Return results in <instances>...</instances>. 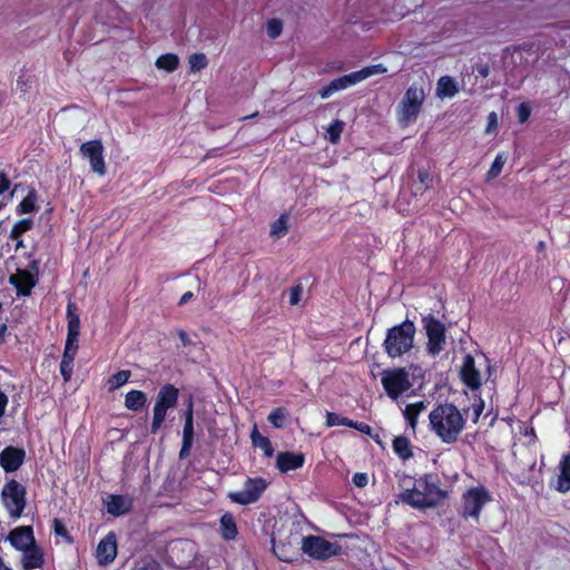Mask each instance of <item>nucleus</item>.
<instances>
[{"label":"nucleus","instance_id":"nucleus-1","mask_svg":"<svg viewBox=\"0 0 570 570\" xmlns=\"http://www.w3.org/2000/svg\"><path fill=\"white\" fill-rule=\"evenodd\" d=\"M431 430L445 444L458 441L465 425V419L452 403L438 404L429 414Z\"/></svg>","mask_w":570,"mask_h":570},{"label":"nucleus","instance_id":"nucleus-2","mask_svg":"<svg viewBox=\"0 0 570 570\" xmlns=\"http://www.w3.org/2000/svg\"><path fill=\"white\" fill-rule=\"evenodd\" d=\"M414 335L415 325L410 320H405L401 324L389 328L383 343V347L387 356L396 358L411 351L414 343Z\"/></svg>","mask_w":570,"mask_h":570},{"label":"nucleus","instance_id":"nucleus-3","mask_svg":"<svg viewBox=\"0 0 570 570\" xmlns=\"http://www.w3.org/2000/svg\"><path fill=\"white\" fill-rule=\"evenodd\" d=\"M384 72H386V67L382 63L367 66L361 70L333 79L328 85L324 86L318 94L323 99H326L336 91L344 90L350 86L370 78L371 76Z\"/></svg>","mask_w":570,"mask_h":570},{"label":"nucleus","instance_id":"nucleus-4","mask_svg":"<svg viewBox=\"0 0 570 570\" xmlns=\"http://www.w3.org/2000/svg\"><path fill=\"white\" fill-rule=\"evenodd\" d=\"M492 500L489 490L483 485L468 489L462 494L461 518L464 520L472 519L476 523L480 521L481 512L487 503Z\"/></svg>","mask_w":570,"mask_h":570},{"label":"nucleus","instance_id":"nucleus-5","mask_svg":"<svg viewBox=\"0 0 570 570\" xmlns=\"http://www.w3.org/2000/svg\"><path fill=\"white\" fill-rule=\"evenodd\" d=\"M425 100V91L422 85L412 83L405 91L399 105L400 121L409 125L416 120Z\"/></svg>","mask_w":570,"mask_h":570},{"label":"nucleus","instance_id":"nucleus-6","mask_svg":"<svg viewBox=\"0 0 570 570\" xmlns=\"http://www.w3.org/2000/svg\"><path fill=\"white\" fill-rule=\"evenodd\" d=\"M302 551L312 559L326 561L332 557L342 554V547L337 542H330L320 535L309 534L302 539Z\"/></svg>","mask_w":570,"mask_h":570},{"label":"nucleus","instance_id":"nucleus-7","mask_svg":"<svg viewBox=\"0 0 570 570\" xmlns=\"http://www.w3.org/2000/svg\"><path fill=\"white\" fill-rule=\"evenodd\" d=\"M381 383L386 395L394 401L412 387L410 374L404 367L384 370Z\"/></svg>","mask_w":570,"mask_h":570},{"label":"nucleus","instance_id":"nucleus-8","mask_svg":"<svg viewBox=\"0 0 570 570\" xmlns=\"http://www.w3.org/2000/svg\"><path fill=\"white\" fill-rule=\"evenodd\" d=\"M26 488L16 480L8 481L1 491V497L10 517L18 519L22 515L27 504Z\"/></svg>","mask_w":570,"mask_h":570},{"label":"nucleus","instance_id":"nucleus-9","mask_svg":"<svg viewBox=\"0 0 570 570\" xmlns=\"http://www.w3.org/2000/svg\"><path fill=\"white\" fill-rule=\"evenodd\" d=\"M422 322L428 337L426 352L436 356L444 350L446 343L445 325L431 314L424 316Z\"/></svg>","mask_w":570,"mask_h":570},{"label":"nucleus","instance_id":"nucleus-10","mask_svg":"<svg viewBox=\"0 0 570 570\" xmlns=\"http://www.w3.org/2000/svg\"><path fill=\"white\" fill-rule=\"evenodd\" d=\"M267 487L268 482L262 476L247 478L244 482V489L242 491L229 492L227 498L233 503L248 505L257 502Z\"/></svg>","mask_w":570,"mask_h":570},{"label":"nucleus","instance_id":"nucleus-11","mask_svg":"<svg viewBox=\"0 0 570 570\" xmlns=\"http://www.w3.org/2000/svg\"><path fill=\"white\" fill-rule=\"evenodd\" d=\"M79 153L83 158H87L90 164V169L98 174L99 176H104L107 171L106 161L104 157V145L100 139H92L83 142Z\"/></svg>","mask_w":570,"mask_h":570},{"label":"nucleus","instance_id":"nucleus-12","mask_svg":"<svg viewBox=\"0 0 570 570\" xmlns=\"http://www.w3.org/2000/svg\"><path fill=\"white\" fill-rule=\"evenodd\" d=\"M416 484L423 490L425 500L434 502V508L449 497V492L440 488L438 475L424 474Z\"/></svg>","mask_w":570,"mask_h":570},{"label":"nucleus","instance_id":"nucleus-13","mask_svg":"<svg viewBox=\"0 0 570 570\" xmlns=\"http://www.w3.org/2000/svg\"><path fill=\"white\" fill-rule=\"evenodd\" d=\"M117 557V537L110 531L98 543L96 549V559L99 566H108Z\"/></svg>","mask_w":570,"mask_h":570},{"label":"nucleus","instance_id":"nucleus-14","mask_svg":"<svg viewBox=\"0 0 570 570\" xmlns=\"http://www.w3.org/2000/svg\"><path fill=\"white\" fill-rule=\"evenodd\" d=\"M26 451L13 445L6 446L0 453V465L7 473L16 472L23 464Z\"/></svg>","mask_w":570,"mask_h":570},{"label":"nucleus","instance_id":"nucleus-15","mask_svg":"<svg viewBox=\"0 0 570 570\" xmlns=\"http://www.w3.org/2000/svg\"><path fill=\"white\" fill-rule=\"evenodd\" d=\"M460 379L471 391H478L481 386V374L475 367V360L471 354L463 357L460 368Z\"/></svg>","mask_w":570,"mask_h":570},{"label":"nucleus","instance_id":"nucleus-16","mask_svg":"<svg viewBox=\"0 0 570 570\" xmlns=\"http://www.w3.org/2000/svg\"><path fill=\"white\" fill-rule=\"evenodd\" d=\"M37 283L38 277L31 271L19 268L10 276V284L16 287L17 296H29Z\"/></svg>","mask_w":570,"mask_h":570},{"label":"nucleus","instance_id":"nucleus-17","mask_svg":"<svg viewBox=\"0 0 570 570\" xmlns=\"http://www.w3.org/2000/svg\"><path fill=\"white\" fill-rule=\"evenodd\" d=\"M10 544L18 551H23L36 543L33 529L30 525L14 528L8 534Z\"/></svg>","mask_w":570,"mask_h":570},{"label":"nucleus","instance_id":"nucleus-18","mask_svg":"<svg viewBox=\"0 0 570 570\" xmlns=\"http://www.w3.org/2000/svg\"><path fill=\"white\" fill-rule=\"evenodd\" d=\"M305 455L289 451L278 452L276 456V468L282 473H287L301 469L304 465Z\"/></svg>","mask_w":570,"mask_h":570},{"label":"nucleus","instance_id":"nucleus-19","mask_svg":"<svg viewBox=\"0 0 570 570\" xmlns=\"http://www.w3.org/2000/svg\"><path fill=\"white\" fill-rule=\"evenodd\" d=\"M400 499L403 503L415 508V509H426L434 508V502H428L423 497V490H420V487L415 483L412 489H406L400 494Z\"/></svg>","mask_w":570,"mask_h":570},{"label":"nucleus","instance_id":"nucleus-20","mask_svg":"<svg viewBox=\"0 0 570 570\" xmlns=\"http://www.w3.org/2000/svg\"><path fill=\"white\" fill-rule=\"evenodd\" d=\"M179 399V389L174 384H164L156 396L155 404L160 405L166 410L176 407Z\"/></svg>","mask_w":570,"mask_h":570},{"label":"nucleus","instance_id":"nucleus-21","mask_svg":"<svg viewBox=\"0 0 570 570\" xmlns=\"http://www.w3.org/2000/svg\"><path fill=\"white\" fill-rule=\"evenodd\" d=\"M21 566L23 570H33L41 568L45 563V557L42 549L35 543L30 548L21 551Z\"/></svg>","mask_w":570,"mask_h":570},{"label":"nucleus","instance_id":"nucleus-22","mask_svg":"<svg viewBox=\"0 0 570 570\" xmlns=\"http://www.w3.org/2000/svg\"><path fill=\"white\" fill-rule=\"evenodd\" d=\"M132 508V500L121 494H110L106 502L107 512L114 517L128 513Z\"/></svg>","mask_w":570,"mask_h":570},{"label":"nucleus","instance_id":"nucleus-23","mask_svg":"<svg viewBox=\"0 0 570 570\" xmlns=\"http://www.w3.org/2000/svg\"><path fill=\"white\" fill-rule=\"evenodd\" d=\"M558 479L556 490L567 493L570 490V452L563 453L558 464Z\"/></svg>","mask_w":570,"mask_h":570},{"label":"nucleus","instance_id":"nucleus-24","mask_svg":"<svg viewBox=\"0 0 570 570\" xmlns=\"http://www.w3.org/2000/svg\"><path fill=\"white\" fill-rule=\"evenodd\" d=\"M219 533L225 541H233L238 535V528L235 517L230 512H225L219 519Z\"/></svg>","mask_w":570,"mask_h":570},{"label":"nucleus","instance_id":"nucleus-25","mask_svg":"<svg viewBox=\"0 0 570 570\" xmlns=\"http://www.w3.org/2000/svg\"><path fill=\"white\" fill-rule=\"evenodd\" d=\"M67 317V335H80V317L78 314V306L75 302H69L66 309Z\"/></svg>","mask_w":570,"mask_h":570},{"label":"nucleus","instance_id":"nucleus-26","mask_svg":"<svg viewBox=\"0 0 570 570\" xmlns=\"http://www.w3.org/2000/svg\"><path fill=\"white\" fill-rule=\"evenodd\" d=\"M147 402V394L141 390H130L125 395V406L132 412H140Z\"/></svg>","mask_w":570,"mask_h":570},{"label":"nucleus","instance_id":"nucleus-27","mask_svg":"<svg viewBox=\"0 0 570 570\" xmlns=\"http://www.w3.org/2000/svg\"><path fill=\"white\" fill-rule=\"evenodd\" d=\"M392 449L394 453L403 461L410 460L413 456L411 442L404 435H399L393 439Z\"/></svg>","mask_w":570,"mask_h":570},{"label":"nucleus","instance_id":"nucleus-28","mask_svg":"<svg viewBox=\"0 0 570 570\" xmlns=\"http://www.w3.org/2000/svg\"><path fill=\"white\" fill-rule=\"evenodd\" d=\"M38 193L35 188L28 190L27 195L16 207L18 215L31 214L38 210L37 206Z\"/></svg>","mask_w":570,"mask_h":570},{"label":"nucleus","instance_id":"nucleus-29","mask_svg":"<svg viewBox=\"0 0 570 570\" xmlns=\"http://www.w3.org/2000/svg\"><path fill=\"white\" fill-rule=\"evenodd\" d=\"M250 439L254 446L259 448L265 456L271 458L274 454V448L271 440L259 433L256 425L250 432Z\"/></svg>","mask_w":570,"mask_h":570},{"label":"nucleus","instance_id":"nucleus-30","mask_svg":"<svg viewBox=\"0 0 570 570\" xmlns=\"http://www.w3.org/2000/svg\"><path fill=\"white\" fill-rule=\"evenodd\" d=\"M425 407V403L423 401H419L407 404L403 410V415L412 429H415L417 424V417Z\"/></svg>","mask_w":570,"mask_h":570},{"label":"nucleus","instance_id":"nucleus-31","mask_svg":"<svg viewBox=\"0 0 570 570\" xmlns=\"http://www.w3.org/2000/svg\"><path fill=\"white\" fill-rule=\"evenodd\" d=\"M155 65L158 69L173 72L179 66V58L176 53H164L157 58Z\"/></svg>","mask_w":570,"mask_h":570},{"label":"nucleus","instance_id":"nucleus-32","mask_svg":"<svg viewBox=\"0 0 570 570\" xmlns=\"http://www.w3.org/2000/svg\"><path fill=\"white\" fill-rule=\"evenodd\" d=\"M458 92V87L454 80L444 76L441 77L438 81V95L444 97H453Z\"/></svg>","mask_w":570,"mask_h":570},{"label":"nucleus","instance_id":"nucleus-33","mask_svg":"<svg viewBox=\"0 0 570 570\" xmlns=\"http://www.w3.org/2000/svg\"><path fill=\"white\" fill-rule=\"evenodd\" d=\"M167 411L168 410L161 407L160 405L154 404L153 420H151V424H150V433L151 434H156L160 430L161 425L164 424V422L166 420Z\"/></svg>","mask_w":570,"mask_h":570},{"label":"nucleus","instance_id":"nucleus-34","mask_svg":"<svg viewBox=\"0 0 570 570\" xmlns=\"http://www.w3.org/2000/svg\"><path fill=\"white\" fill-rule=\"evenodd\" d=\"M288 232V216L287 214H282L275 222L271 225V235L281 238L285 236Z\"/></svg>","mask_w":570,"mask_h":570},{"label":"nucleus","instance_id":"nucleus-35","mask_svg":"<svg viewBox=\"0 0 570 570\" xmlns=\"http://www.w3.org/2000/svg\"><path fill=\"white\" fill-rule=\"evenodd\" d=\"M32 227H33L32 218H30V217L22 218V219L18 220L12 226L9 237L10 238H20V237H22V235L24 233L29 232Z\"/></svg>","mask_w":570,"mask_h":570},{"label":"nucleus","instance_id":"nucleus-36","mask_svg":"<svg viewBox=\"0 0 570 570\" xmlns=\"http://www.w3.org/2000/svg\"><path fill=\"white\" fill-rule=\"evenodd\" d=\"M129 370H120L108 379L109 390L114 391L126 384L130 379Z\"/></svg>","mask_w":570,"mask_h":570},{"label":"nucleus","instance_id":"nucleus-37","mask_svg":"<svg viewBox=\"0 0 570 570\" xmlns=\"http://www.w3.org/2000/svg\"><path fill=\"white\" fill-rule=\"evenodd\" d=\"M183 435L194 436V404L191 396L189 397V402L187 409L185 411V423L183 429Z\"/></svg>","mask_w":570,"mask_h":570},{"label":"nucleus","instance_id":"nucleus-38","mask_svg":"<svg viewBox=\"0 0 570 570\" xmlns=\"http://www.w3.org/2000/svg\"><path fill=\"white\" fill-rule=\"evenodd\" d=\"M286 415H287V411L285 407L283 406H279V407H276L269 414H268V422L276 429H282L284 425H285V420H286Z\"/></svg>","mask_w":570,"mask_h":570},{"label":"nucleus","instance_id":"nucleus-39","mask_svg":"<svg viewBox=\"0 0 570 570\" xmlns=\"http://www.w3.org/2000/svg\"><path fill=\"white\" fill-rule=\"evenodd\" d=\"M345 124L340 119L333 120L327 127L328 140L332 144H337L344 131Z\"/></svg>","mask_w":570,"mask_h":570},{"label":"nucleus","instance_id":"nucleus-40","mask_svg":"<svg viewBox=\"0 0 570 570\" xmlns=\"http://www.w3.org/2000/svg\"><path fill=\"white\" fill-rule=\"evenodd\" d=\"M189 68L193 72L200 71L208 65V59L205 53H193L188 58Z\"/></svg>","mask_w":570,"mask_h":570},{"label":"nucleus","instance_id":"nucleus-41","mask_svg":"<svg viewBox=\"0 0 570 570\" xmlns=\"http://www.w3.org/2000/svg\"><path fill=\"white\" fill-rule=\"evenodd\" d=\"M79 337L67 335L65 350L62 356L65 358H76L78 348H79Z\"/></svg>","mask_w":570,"mask_h":570},{"label":"nucleus","instance_id":"nucleus-42","mask_svg":"<svg viewBox=\"0 0 570 570\" xmlns=\"http://www.w3.org/2000/svg\"><path fill=\"white\" fill-rule=\"evenodd\" d=\"M504 164H505L504 155L501 153L498 154L495 156L490 169L487 173V178L492 179V178L498 177L501 174Z\"/></svg>","mask_w":570,"mask_h":570},{"label":"nucleus","instance_id":"nucleus-43","mask_svg":"<svg viewBox=\"0 0 570 570\" xmlns=\"http://www.w3.org/2000/svg\"><path fill=\"white\" fill-rule=\"evenodd\" d=\"M350 423H351V419H348V417L341 416L334 412H326L325 425L327 428L337 426V425H343V426L348 428Z\"/></svg>","mask_w":570,"mask_h":570},{"label":"nucleus","instance_id":"nucleus-44","mask_svg":"<svg viewBox=\"0 0 570 570\" xmlns=\"http://www.w3.org/2000/svg\"><path fill=\"white\" fill-rule=\"evenodd\" d=\"M73 361L75 358H65V356H62V360L60 362V374L65 382H68L71 379Z\"/></svg>","mask_w":570,"mask_h":570},{"label":"nucleus","instance_id":"nucleus-45","mask_svg":"<svg viewBox=\"0 0 570 570\" xmlns=\"http://www.w3.org/2000/svg\"><path fill=\"white\" fill-rule=\"evenodd\" d=\"M266 31L272 39L277 38L283 31V22L279 19H269L267 21Z\"/></svg>","mask_w":570,"mask_h":570},{"label":"nucleus","instance_id":"nucleus-46","mask_svg":"<svg viewBox=\"0 0 570 570\" xmlns=\"http://www.w3.org/2000/svg\"><path fill=\"white\" fill-rule=\"evenodd\" d=\"M273 549H274L275 554L277 556V558L281 561L288 562V563L294 561V558L286 550L285 544H275Z\"/></svg>","mask_w":570,"mask_h":570},{"label":"nucleus","instance_id":"nucleus-47","mask_svg":"<svg viewBox=\"0 0 570 570\" xmlns=\"http://www.w3.org/2000/svg\"><path fill=\"white\" fill-rule=\"evenodd\" d=\"M303 295V286L302 284H296L295 286L291 287L289 289V304L291 305H297Z\"/></svg>","mask_w":570,"mask_h":570},{"label":"nucleus","instance_id":"nucleus-48","mask_svg":"<svg viewBox=\"0 0 570 570\" xmlns=\"http://www.w3.org/2000/svg\"><path fill=\"white\" fill-rule=\"evenodd\" d=\"M531 115V108L525 104L521 102L517 109V116L521 124L525 122Z\"/></svg>","mask_w":570,"mask_h":570},{"label":"nucleus","instance_id":"nucleus-49","mask_svg":"<svg viewBox=\"0 0 570 570\" xmlns=\"http://www.w3.org/2000/svg\"><path fill=\"white\" fill-rule=\"evenodd\" d=\"M348 428L355 429L358 432L366 434V435H371L372 431H373V429L370 424H367L365 422L353 421V420H351Z\"/></svg>","mask_w":570,"mask_h":570},{"label":"nucleus","instance_id":"nucleus-50","mask_svg":"<svg viewBox=\"0 0 570 570\" xmlns=\"http://www.w3.org/2000/svg\"><path fill=\"white\" fill-rule=\"evenodd\" d=\"M352 482L357 488H364L368 483V476L364 472H356L352 478Z\"/></svg>","mask_w":570,"mask_h":570},{"label":"nucleus","instance_id":"nucleus-51","mask_svg":"<svg viewBox=\"0 0 570 570\" xmlns=\"http://www.w3.org/2000/svg\"><path fill=\"white\" fill-rule=\"evenodd\" d=\"M417 178L425 188H429L433 180L430 171L426 169H420L417 173Z\"/></svg>","mask_w":570,"mask_h":570},{"label":"nucleus","instance_id":"nucleus-52","mask_svg":"<svg viewBox=\"0 0 570 570\" xmlns=\"http://www.w3.org/2000/svg\"><path fill=\"white\" fill-rule=\"evenodd\" d=\"M472 407L474 414L473 422L476 423L484 410V401L479 396V399L473 403Z\"/></svg>","mask_w":570,"mask_h":570},{"label":"nucleus","instance_id":"nucleus-53","mask_svg":"<svg viewBox=\"0 0 570 570\" xmlns=\"http://www.w3.org/2000/svg\"><path fill=\"white\" fill-rule=\"evenodd\" d=\"M10 185L11 181L8 178V176L4 173L0 171V196L3 195L7 190H9Z\"/></svg>","mask_w":570,"mask_h":570},{"label":"nucleus","instance_id":"nucleus-54","mask_svg":"<svg viewBox=\"0 0 570 570\" xmlns=\"http://www.w3.org/2000/svg\"><path fill=\"white\" fill-rule=\"evenodd\" d=\"M8 405V396L7 394L0 389V419L4 415L6 409Z\"/></svg>","mask_w":570,"mask_h":570},{"label":"nucleus","instance_id":"nucleus-55","mask_svg":"<svg viewBox=\"0 0 570 570\" xmlns=\"http://www.w3.org/2000/svg\"><path fill=\"white\" fill-rule=\"evenodd\" d=\"M178 337L184 346H189L193 344L187 332L184 330H178Z\"/></svg>","mask_w":570,"mask_h":570},{"label":"nucleus","instance_id":"nucleus-56","mask_svg":"<svg viewBox=\"0 0 570 570\" xmlns=\"http://www.w3.org/2000/svg\"><path fill=\"white\" fill-rule=\"evenodd\" d=\"M476 72L480 77L487 78L490 75V67L488 65H479Z\"/></svg>","mask_w":570,"mask_h":570},{"label":"nucleus","instance_id":"nucleus-57","mask_svg":"<svg viewBox=\"0 0 570 570\" xmlns=\"http://www.w3.org/2000/svg\"><path fill=\"white\" fill-rule=\"evenodd\" d=\"M55 532L58 535L67 534V530H66L65 525L58 519H55Z\"/></svg>","mask_w":570,"mask_h":570},{"label":"nucleus","instance_id":"nucleus-58","mask_svg":"<svg viewBox=\"0 0 570 570\" xmlns=\"http://www.w3.org/2000/svg\"><path fill=\"white\" fill-rule=\"evenodd\" d=\"M193 297H194V293H193V292H190V291L185 292V293L181 295V297H180V299H179V302H178V305H179V306H183V305L187 304L189 301H191V299H193Z\"/></svg>","mask_w":570,"mask_h":570},{"label":"nucleus","instance_id":"nucleus-59","mask_svg":"<svg viewBox=\"0 0 570 570\" xmlns=\"http://www.w3.org/2000/svg\"><path fill=\"white\" fill-rule=\"evenodd\" d=\"M191 448L181 445L179 451V459H185L189 455Z\"/></svg>","mask_w":570,"mask_h":570},{"label":"nucleus","instance_id":"nucleus-60","mask_svg":"<svg viewBox=\"0 0 570 570\" xmlns=\"http://www.w3.org/2000/svg\"><path fill=\"white\" fill-rule=\"evenodd\" d=\"M193 442H194V436L183 435L181 445L191 448L193 446Z\"/></svg>","mask_w":570,"mask_h":570},{"label":"nucleus","instance_id":"nucleus-61","mask_svg":"<svg viewBox=\"0 0 570 570\" xmlns=\"http://www.w3.org/2000/svg\"><path fill=\"white\" fill-rule=\"evenodd\" d=\"M178 546H183V547H181V550H185V547H189V548L191 549V544H190L188 541H179L178 543H176V544L173 547V549H171L173 553H174V552H175V550L178 548Z\"/></svg>","mask_w":570,"mask_h":570},{"label":"nucleus","instance_id":"nucleus-62","mask_svg":"<svg viewBox=\"0 0 570 570\" xmlns=\"http://www.w3.org/2000/svg\"><path fill=\"white\" fill-rule=\"evenodd\" d=\"M38 262L37 261H32L30 264H29V269L28 271H31L33 275H37L38 276Z\"/></svg>","mask_w":570,"mask_h":570},{"label":"nucleus","instance_id":"nucleus-63","mask_svg":"<svg viewBox=\"0 0 570 570\" xmlns=\"http://www.w3.org/2000/svg\"><path fill=\"white\" fill-rule=\"evenodd\" d=\"M491 126H497V115H495V112H491L489 115V128Z\"/></svg>","mask_w":570,"mask_h":570},{"label":"nucleus","instance_id":"nucleus-64","mask_svg":"<svg viewBox=\"0 0 570 570\" xmlns=\"http://www.w3.org/2000/svg\"><path fill=\"white\" fill-rule=\"evenodd\" d=\"M0 570H13L11 567L7 566L3 559L0 557Z\"/></svg>","mask_w":570,"mask_h":570}]
</instances>
